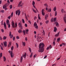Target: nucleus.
I'll use <instances>...</instances> for the list:
<instances>
[{
  "instance_id": "obj_1",
  "label": "nucleus",
  "mask_w": 66,
  "mask_h": 66,
  "mask_svg": "<svg viewBox=\"0 0 66 66\" xmlns=\"http://www.w3.org/2000/svg\"><path fill=\"white\" fill-rule=\"evenodd\" d=\"M45 46V45L43 43H40L39 45V49L38 51V52H44V47Z\"/></svg>"
},
{
  "instance_id": "obj_2",
  "label": "nucleus",
  "mask_w": 66,
  "mask_h": 66,
  "mask_svg": "<svg viewBox=\"0 0 66 66\" xmlns=\"http://www.w3.org/2000/svg\"><path fill=\"white\" fill-rule=\"evenodd\" d=\"M35 2L34 1H33L32 2V5L34 8H35V9H36V10L37 11V12H38V11H37V9H36V7H35Z\"/></svg>"
},
{
  "instance_id": "obj_3",
  "label": "nucleus",
  "mask_w": 66,
  "mask_h": 66,
  "mask_svg": "<svg viewBox=\"0 0 66 66\" xmlns=\"http://www.w3.org/2000/svg\"><path fill=\"white\" fill-rule=\"evenodd\" d=\"M18 13V15L19 16V15H20V10H17L16 12V15H17V14Z\"/></svg>"
},
{
  "instance_id": "obj_4",
  "label": "nucleus",
  "mask_w": 66,
  "mask_h": 66,
  "mask_svg": "<svg viewBox=\"0 0 66 66\" xmlns=\"http://www.w3.org/2000/svg\"><path fill=\"white\" fill-rule=\"evenodd\" d=\"M34 26L35 27V28L37 29H38V26L37 24L36 23V22H35L34 24Z\"/></svg>"
},
{
  "instance_id": "obj_5",
  "label": "nucleus",
  "mask_w": 66,
  "mask_h": 66,
  "mask_svg": "<svg viewBox=\"0 0 66 66\" xmlns=\"http://www.w3.org/2000/svg\"><path fill=\"white\" fill-rule=\"evenodd\" d=\"M22 3V1H21L19 3L18 5V7H19V6H20H20H22V5L23 4V3H22V5H21Z\"/></svg>"
},
{
  "instance_id": "obj_6",
  "label": "nucleus",
  "mask_w": 66,
  "mask_h": 66,
  "mask_svg": "<svg viewBox=\"0 0 66 66\" xmlns=\"http://www.w3.org/2000/svg\"><path fill=\"white\" fill-rule=\"evenodd\" d=\"M18 25L20 28L21 29V30L22 29V24H21L20 23H19Z\"/></svg>"
},
{
  "instance_id": "obj_7",
  "label": "nucleus",
  "mask_w": 66,
  "mask_h": 66,
  "mask_svg": "<svg viewBox=\"0 0 66 66\" xmlns=\"http://www.w3.org/2000/svg\"><path fill=\"white\" fill-rule=\"evenodd\" d=\"M10 55L11 57H14V54L13 53L12 51L11 52Z\"/></svg>"
},
{
  "instance_id": "obj_8",
  "label": "nucleus",
  "mask_w": 66,
  "mask_h": 66,
  "mask_svg": "<svg viewBox=\"0 0 66 66\" xmlns=\"http://www.w3.org/2000/svg\"><path fill=\"white\" fill-rule=\"evenodd\" d=\"M45 10L44 9H42V14L43 16H45V12H44Z\"/></svg>"
},
{
  "instance_id": "obj_9",
  "label": "nucleus",
  "mask_w": 66,
  "mask_h": 66,
  "mask_svg": "<svg viewBox=\"0 0 66 66\" xmlns=\"http://www.w3.org/2000/svg\"><path fill=\"white\" fill-rule=\"evenodd\" d=\"M12 28H15V23L13 21L12 22Z\"/></svg>"
},
{
  "instance_id": "obj_10",
  "label": "nucleus",
  "mask_w": 66,
  "mask_h": 66,
  "mask_svg": "<svg viewBox=\"0 0 66 66\" xmlns=\"http://www.w3.org/2000/svg\"><path fill=\"white\" fill-rule=\"evenodd\" d=\"M11 33V32H10L9 34V36H10L11 38H12L13 37V35H12Z\"/></svg>"
},
{
  "instance_id": "obj_11",
  "label": "nucleus",
  "mask_w": 66,
  "mask_h": 66,
  "mask_svg": "<svg viewBox=\"0 0 66 66\" xmlns=\"http://www.w3.org/2000/svg\"><path fill=\"white\" fill-rule=\"evenodd\" d=\"M44 5L46 6V11H47L48 9V5H47V4H44Z\"/></svg>"
},
{
  "instance_id": "obj_12",
  "label": "nucleus",
  "mask_w": 66,
  "mask_h": 66,
  "mask_svg": "<svg viewBox=\"0 0 66 66\" xmlns=\"http://www.w3.org/2000/svg\"><path fill=\"white\" fill-rule=\"evenodd\" d=\"M3 44H4L5 47H6L7 46V42L5 41L3 42Z\"/></svg>"
},
{
  "instance_id": "obj_13",
  "label": "nucleus",
  "mask_w": 66,
  "mask_h": 66,
  "mask_svg": "<svg viewBox=\"0 0 66 66\" xmlns=\"http://www.w3.org/2000/svg\"><path fill=\"white\" fill-rule=\"evenodd\" d=\"M63 20L65 23H66V15L63 17Z\"/></svg>"
},
{
  "instance_id": "obj_14",
  "label": "nucleus",
  "mask_w": 66,
  "mask_h": 66,
  "mask_svg": "<svg viewBox=\"0 0 66 66\" xmlns=\"http://www.w3.org/2000/svg\"><path fill=\"white\" fill-rule=\"evenodd\" d=\"M26 55H27V53H24V55H22V56H23V57L24 59H26Z\"/></svg>"
},
{
  "instance_id": "obj_15",
  "label": "nucleus",
  "mask_w": 66,
  "mask_h": 66,
  "mask_svg": "<svg viewBox=\"0 0 66 66\" xmlns=\"http://www.w3.org/2000/svg\"><path fill=\"white\" fill-rule=\"evenodd\" d=\"M49 16V14H46V15L45 16V19L46 20H47V18L48 17V16Z\"/></svg>"
},
{
  "instance_id": "obj_16",
  "label": "nucleus",
  "mask_w": 66,
  "mask_h": 66,
  "mask_svg": "<svg viewBox=\"0 0 66 66\" xmlns=\"http://www.w3.org/2000/svg\"><path fill=\"white\" fill-rule=\"evenodd\" d=\"M4 25L5 29H6V23H5V22H4Z\"/></svg>"
},
{
  "instance_id": "obj_17",
  "label": "nucleus",
  "mask_w": 66,
  "mask_h": 66,
  "mask_svg": "<svg viewBox=\"0 0 66 66\" xmlns=\"http://www.w3.org/2000/svg\"><path fill=\"white\" fill-rule=\"evenodd\" d=\"M48 9L47 10V12H51V8H50L49 9V8H48Z\"/></svg>"
},
{
  "instance_id": "obj_18",
  "label": "nucleus",
  "mask_w": 66,
  "mask_h": 66,
  "mask_svg": "<svg viewBox=\"0 0 66 66\" xmlns=\"http://www.w3.org/2000/svg\"><path fill=\"white\" fill-rule=\"evenodd\" d=\"M55 23L56 24V26L57 27H59V23H58V22H55Z\"/></svg>"
},
{
  "instance_id": "obj_19",
  "label": "nucleus",
  "mask_w": 66,
  "mask_h": 66,
  "mask_svg": "<svg viewBox=\"0 0 66 66\" xmlns=\"http://www.w3.org/2000/svg\"><path fill=\"white\" fill-rule=\"evenodd\" d=\"M60 34V32H59L58 33L55 35V37H57Z\"/></svg>"
},
{
  "instance_id": "obj_20",
  "label": "nucleus",
  "mask_w": 66,
  "mask_h": 66,
  "mask_svg": "<svg viewBox=\"0 0 66 66\" xmlns=\"http://www.w3.org/2000/svg\"><path fill=\"white\" fill-rule=\"evenodd\" d=\"M56 30H57V28H56V27H54V32H56Z\"/></svg>"
},
{
  "instance_id": "obj_21",
  "label": "nucleus",
  "mask_w": 66,
  "mask_h": 66,
  "mask_svg": "<svg viewBox=\"0 0 66 66\" xmlns=\"http://www.w3.org/2000/svg\"><path fill=\"white\" fill-rule=\"evenodd\" d=\"M6 24L7 25L9 24L10 23V21H9V20H7V21H6Z\"/></svg>"
},
{
  "instance_id": "obj_22",
  "label": "nucleus",
  "mask_w": 66,
  "mask_h": 66,
  "mask_svg": "<svg viewBox=\"0 0 66 66\" xmlns=\"http://www.w3.org/2000/svg\"><path fill=\"white\" fill-rule=\"evenodd\" d=\"M25 31L26 32V34H28V32H29V29H26V30Z\"/></svg>"
},
{
  "instance_id": "obj_23",
  "label": "nucleus",
  "mask_w": 66,
  "mask_h": 66,
  "mask_svg": "<svg viewBox=\"0 0 66 66\" xmlns=\"http://www.w3.org/2000/svg\"><path fill=\"white\" fill-rule=\"evenodd\" d=\"M32 10L35 13H37V11H36V10H34V9L33 8H32Z\"/></svg>"
},
{
  "instance_id": "obj_24",
  "label": "nucleus",
  "mask_w": 66,
  "mask_h": 66,
  "mask_svg": "<svg viewBox=\"0 0 66 66\" xmlns=\"http://www.w3.org/2000/svg\"><path fill=\"white\" fill-rule=\"evenodd\" d=\"M18 32L19 33H20L21 32H22V31L20 29H19L18 31Z\"/></svg>"
},
{
  "instance_id": "obj_25",
  "label": "nucleus",
  "mask_w": 66,
  "mask_h": 66,
  "mask_svg": "<svg viewBox=\"0 0 66 66\" xmlns=\"http://www.w3.org/2000/svg\"><path fill=\"white\" fill-rule=\"evenodd\" d=\"M3 58L4 59V62L6 61V58L5 57V56H4L3 57Z\"/></svg>"
},
{
  "instance_id": "obj_26",
  "label": "nucleus",
  "mask_w": 66,
  "mask_h": 66,
  "mask_svg": "<svg viewBox=\"0 0 66 66\" xmlns=\"http://www.w3.org/2000/svg\"><path fill=\"white\" fill-rule=\"evenodd\" d=\"M61 12L62 13H65V11H64L63 9H62L61 10Z\"/></svg>"
},
{
  "instance_id": "obj_27",
  "label": "nucleus",
  "mask_w": 66,
  "mask_h": 66,
  "mask_svg": "<svg viewBox=\"0 0 66 66\" xmlns=\"http://www.w3.org/2000/svg\"><path fill=\"white\" fill-rule=\"evenodd\" d=\"M22 58H23L22 56H21L20 59V62L21 63V62H22Z\"/></svg>"
},
{
  "instance_id": "obj_28",
  "label": "nucleus",
  "mask_w": 66,
  "mask_h": 66,
  "mask_svg": "<svg viewBox=\"0 0 66 66\" xmlns=\"http://www.w3.org/2000/svg\"><path fill=\"white\" fill-rule=\"evenodd\" d=\"M23 32L24 34V35H26V31L24 30L23 31Z\"/></svg>"
},
{
  "instance_id": "obj_29",
  "label": "nucleus",
  "mask_w": 66,
  "mask_h": 66,
  "mask_svg": "<svg viewBox=\"0 0 66 66\" xmlns=\"http://www.w3.org/2000/svg\"><path fill=\"white\" fill-rule=\"evenodd\" d=\"M6 7V5H4V6H3V9H4Z\"/></svg>"
},
{
  "instance_id": "obj_30",
  "label": "nucleus",
  "mask_w": 66,
  "mask_h": 66,
  "mask_svg": "<svg viewBox=\"0 0 66 66\" xmlns=\"http://www.w3.org/2000/svg\"><path fill=\"white\" fill-rule=\"evenodd\" d=\"M60 41V38H59L57 39V42H59Z\"/></svg>"
},
{
  "instance_id": "obj_31",
  "label": "nucleus",
  "mask_w": 66,
  "mask_h": 66,
  "mask_svg": "<svg viewBox=\"0 0 66 66\" xmlns=\"http://www.w3.org/2000/svg\"><path fill=\"white\" fill-rule=\"evenodd\" d=\"M22 43L23 44V46H26V43L25 42H22Z\"/></svg>"
},
{
  "instance_id": "obj_32",
  "label": "nucleus",
  "mask_w": 66,
  "mask_h": 66,
  "mask_svg": "<svg viewBox=\"0 0 66 66\" xmlns=\"http://www.w3.org/2000/svg\"><path fill=\"white\" fill-rule=\"evenodd\" d=\"M53 10L54 11H56V7H55L53 9Z\"/></svg>"
},
{
  "instance_id": "obj_33",
  "label": "nucleus",
  "mask_w": 66,
  "mask_h": 66,
  "mask_svg": "<svg viewBox=\"0 0 66 66\" xmlns=\"http://www.w3.org/2000/svg\"><path fill=\"white\" fill-rule=\"evenodd\" d=\"M25 18L27 20H28V18H27V15H26V14H25Z\"/></svg>"
},
{
  "instance_id": "obj_34",
  "label": "nucleus",
  "mask_w": 66,
  "mask_h": 66,
  "mask_svg": "<svg viewBox=\"0 0 66 66\" xmlns=\"http://www.w3.org/2000/svg\"><path fill=\"white\" fill-rule=\"evenodd\" d=\"M15 44L16 45L17 48H18V47H19V45H18V43H15Z\"/></svg>"
},
{
  "instance_id": "obj_35",
  "label": "nucleus",
  "mask_w": 66,
  "mask_h": 66,
  "mask_svg": "<svg viewBox=\"0 0 66 66\" xmlns=\"http://www.w3.org/2000/svg\"><path fill=\"white\" fill-rule=\"evenodd\" d=\"M11 46V42L9 43V44L8 45V47H10Z\"/></svg>"
},
{
  "instance_id": "obj_36",
  "label": "nucleus",
  "mask_w": 66,
  "mask_h": 66,
  "mask_svg": "<svg viewBox=\"0 0 66 66\" xmlns=\"http://www.w3.org/2000/svg\"><path fill=\"white\" fill-rule=\"evenodd\" d=\"M38 18L39 20H40L41 18H40V16H39V14H38Z\"/></svg>"
},
{
  "instance_id": "obj_37",
  "label": "nucleus",
  "mask_w": 66,
  "mask_h": 66,
  "mask_svg": "<svg viewBox=\"0 0 66 66\" xmlns=\"http://www.w3.org/2000/svg\"><path fill=\"white\" fill-rule=\"evenodd\" d=\"M56 20V18H54L53 21L54 22V21H55Z\"/></svg>"
},
{
  "instance_id": "obj_38",
  "label": "nucleus",
  "mask_w": 66,
  "mask_h": 66,
  "mask_svg": "<svg viewBox=\"0 0 66 66\" xmlns=\"http://www.w3.org/2000/svg\"><path fill=\"white\" fill-rule=\"evenodd\" d=\"M2 56V53H1L0 54V58Z\"/></svg>"
},
{
  "instance_id": "obj_39",
  "label": "nucleus",
  "mask_w": 66,
  "mask_h": 66,
  "mask_svg": "<svg viewBox=\"0 0 66 66\" xmlns=\"http://www.w3.org/2000/svg\"><path fill=\"white\" fill-rule=\"evenodd\" d=\"M11 50H13L14 49V47L13 46H12L11 47Z\"/></svg>"
},
{
  "instance_id": "obj_40",
  "label": "nucleus",
  "mask_w": 66,
  "mask_h": 66,
  "mask_svg": "<svg viewBox=\"0 0 66 66\" xmlns=\"http://www.w3.org/2000/svg\"><path fill=\"white\" fill-rule=\"evenodd\" d=\"M29 50L30 52L31 53V48L30 47H29Z\"/></svg>"
},
{
  "instance_id": "obj_41",
  "label": "nucleus",
  "mask_w": 66,
  "mask_h": 66,
  "mask_svg": "<svg viewBox=\"0 0 66 66\" xmlns=\"http://www.w3.org/2000/svg\"><path fill=\"white\" fill-rule=\"evenodd\" d=\"M1 13H4V11L3 10H2L1 11Z\"/></svg>"
},
{
  "instance_id": "obj_42",
  "label": "nucleus",
  "mask_w": 66,
  "mask_h": 66,
  "mask_svg": "<svg viewBox=\"0 0 66 66\" xmlns=\"http://www.w3.org/2000/svg\"><path fill=\"white\" fill-rule=\"evenodd\" d=\"M13 12H12L11 14V15L10 16L11 17H13Z\"/></svg>"
},
{
  "instance_id": "obj_43",
  "label": "nucleus",
  "mask_w": 66,
  "mask_h": 66,
  "mask_svg": "<svg viewBox=\"0 0 66 66\" xmlns=\"http://www.w3.org/2000/svg\"><path fill=\"white\" fill-rule=\"evenodd\" d=\"M10 9H12V5H10Z\"/></svg>"
},
{
  "instance_id": "obj_44",
  "label": "nucleus",
  "mask_w": 66,
  "mask_h": 66,
  "mask_svg": "<svg viewBox=\"0 0 66 66\" xmlns=\"http://www.w3.org/2000/svg\"><path fill=\"white\" fill-rule=\"evenodd\" d=\"M62 45H63V46H65L66 45V44L64 43H62Z\"/></svg>"
},
{
  "instance_id": "obj_45",
  "label": "nucleus",
  "mask_w": 66,
  "mask_h": 66,
  "mask_svg": "<svg viewBox=\"0 0 66 66\" xmlns=\"http://www.w3.org/2000/svg\"><path fill=\"white\" fill-rule=\"evenodd\" d=\"M6 38H7L5 36H4L3 37V39L5 40L6 39Z\"/></svg>"
},
{
  "instance_id": "obj_46",
  "label": "nucleus",
  "mask_w": 66,
  "mask_h": 66,
  "mask_svg": "<svg viewBox=\"0 0 66 66\" xmlns=\"http://www.w3.org/2000/svg\"><path fill=\"white\" fill-rule=\"evenodd\" d=\"M32 54H33V53H31V54L30 56V57H32Z\"/></svg>"
},
{
  "instance_id": "obj_47",
  "label": "nucleus",
  "mask_w": 66,
  "mask_h": 66,
  "mask_svg": "<svg viewBox=\"0 0 66 66\" xmlns=\"http://www.w3.org/2000/svg\"><path fill=\"white\" fill-rule=\"evenodd\" d=\"M57 15V12L56 11L55 12V16H56Z\"/></svg>"
},
{
  "instance_id": "obj_48",
  "label": "nucleus",
  "mask_w": 66,
  "mask_h": 66,
  "mask_svg": "<svg viewBox=\"0 0 66 66\" xmlns=\"http://www.w3.org/2000/svg\"><path fill=\"white\" fill-rule=\"evenodd\" d=\"M22 22L23 23H24L25 22H24V19H22Z\"/></svg>"
},
{
  "instance_id": "obj_49",
  "label": "nucleus",
  "mask_w": 66,
  "mask_h": 66,
  "mask_svg": "<svg viewBox=\"0 0 66 66\" xmlns=\"http://www.w3.org/2000/svg\"><path fill=\"white\" fill-rule=\"evenodd\" d=\"M52 48V47L51 46V45H50L49 46V48Z\"/></svg>"
},
{
  "instance_id": "obj_50",
  "label": "nucleus",
  "mask_w": 66,
  "mask_h": 66,
  "mask_svg": "<svg viewBox=\"0 0 66 66\" xmlns=\"http://www.w3.org/2000/svg\"><path fill=\"white\" fill-rule=\"evenodd\" d=\"M49 23V21L47 20V21H46V23L47 24V23Z\"/></svg>"
},
{
  "instance_id": "obj_51",
  "label": "nucleus",
  "mask_w": 66,
  "mask_h": 66,
  "mask_svg": "<svg viewBox=\"0 0 66 66\" xmlns=\"http://www.w3.org/2000/svg\"><path fill=\"white\" fill-rule=\"evenodd\" d=\"M11 17L10 16H9L8 17V18L9 19H11Z\"/></svg>"
},
{
  "instance_id": "obj_52",
  "label": "nucleus",
  "mask_w": 66,
  "mask_h": 66,
  "mask_svg": "<svg viewBox=\"0 0 66 66\" xmlns=\"http://www.w3.org/2000/svg\"><path fill=\"white\" fill-rule=\"evenodd\" d=\"M25 40L26 41H27L28 40V39L27 38V37H26L25 38Z\"/></svg>"
},
{
  "instance_id": "obj_53",
  "label": "nucleus",
  "mask_w": 66,
  "mask_h": 66,
  "mask_svg": "<svg viewBox=\"0 0 66 66\" xmlns=\"http://www.w3.org/2000/svg\"><path fill=\"white\" fill-rule=\"evenodd\" d=\"M15 27L16 28V27H17V23H15Z\"/></svg>"
},
{
  "instance_id": "obj_54",
  "label": "nucleus",
  "mask_w": 66,
  "mask_h": 66,
  "mask_svg": "<svg viewBox=\"0 0 66 66\" xmlns=\"http://www.w3.org/2000/svg\"><path fill=\"white\" fill-rule=\"evenodd\" d=\"M53 45H54V46L55 45V41H54V42H53Z\"/></svg>"
},
{
  "instance_id": "obj_55",
  "label": "nucleus",
  "mask_w": 66,
  "mask_h": 66,
  "mask_svg": "<svg viewBox=\"0 0 66 66\" xmlns=\"http://www.w3.org/2000/svg\"><path fill=\"white\" fill-rule=\"evenodd\" d=\"M7 3L9 4H10V1H9V0H8L7 1Z\"/></svg>"
},
{
  "instance_id": "obj_56",
  "label": "nucleus",
  "mask_w": 66,
  "mask_h": 66,
  "mask_svg": "<svg viewBox=\"0 0 66 66\" xmlns=\"http://www.w3.org/2000/svg\"><path fill=\"white\" fill-rule=\"evenodd\" d=\"M13 1H14V0H10L11 2H13Z\"/></svg>"
},
{
  "instance_id": "obj_57",
  "label": "nucleus",
  "mask_w": 66,
  "mask_h": 66,
  "mask_svg": "<svg viewBox=\"0 0 66 66\" xmlns=\"http://www.w3.org/2000/svg\"><path fill=\"white\" fill-rule=\"evenodd\" d=\"M1 31H2V32L3 33V32H4V30H3V29H2Z\"/></svg>"
},
{
  "instance_id": "obj_58",
  "label": "nucleus",
  "mask_w": 66,
  "mask_h": 66,
  "mask_svg": "<svg viewBox=\"0 0 66 66\" xmlns=\"http://www.w3.org/2000/svg\"><path fill=\"white\" fill-rule=\"evenodd\" d=\"M36 54H35L34 55V57H36Z\"/></svg>"
},
{
  "instance_id": "obj_59",
  "label": "nucleus",
  "mask_w": 66,
  "mask_h": 66,
  "mask_svg": "<svg viewBox=\"0 0 66 66\" xmlns=\"http://www.w3.org/2000/svg\"><path fill=\"white\" fill-rule=\"evenodd\" d=\"M8 28H10V27H11V25H10V24H8Z\"/></svg>"
},
{
  "instance_id": "obj_60",
  "label": "nucleus",
  "mask_w": 66,
  "mask_h": 66,
  "mask_svg": "<svg viewBox=\"0 0 66 66\" xmlns=\"http://www.w3.org/2000/svg\"><path fill=\"white\" fill-rule=\"evenodd\" d=\"M16 38L17 39H19V36H17L16 37Z\"/></svg>"
},
{
  "instance_id": "obj_61",
  "label": "nucleus",
  "mask_w": 66,
  "mask_h": 66,
  "mask_svg": "<svg viewBox=\"0 0 66 66\" xmlns=\"http://www.w3.org/2000/svg\"><path fill=\"white\" fill-rule=\"evenodd\" d=\"M4 9L5 10V11H6V10L7 9V8L6 7V8H5Z\"/></svg>"
},
{
  "instance_id": "obj_62",
  "label": "nucleus",
  "mask_w": 66,
  "mask_h": 66,
  "mask_svg": "<svg viewBox=\"0 0 66 66\" xmlns=\"http://www.w3.org/2000/svg\"><path fill=\"white\" fill-rule=\"evenodd\" d=\"M25 26L26 27H27V24H25Z\"/></svg>"
},
{
  "instance_id": "obj_63",
  "label": "nucleus",
  "mask_w": 66,
  "mask_h": 66,
  "mask_svg": "<svg viewBox=\"0 0 66 66\" xmlns=\"http://www.w3.org/2000/svg\"><path fill=\"white\" fill-rule=\"evenodd\" d=\"M0 39L1 40H2V37H1V36H0Z\"/></svg>"
},
{
  "instance_id": "obj_64",
  "label": "nucleus",
  "mask_w": 66,
  "mask_h": 66,
  "mask_svg": "<svg viewBox=\"0 0 66 66\" xmlns=\"http://www.w3.org/2000/svg\"><path fill=\"white\" fill-rule=\"evenodd\" d=\"M3 21H2L1 22V24H2V25H3Z\"/></svg>"
}]
</instances>
